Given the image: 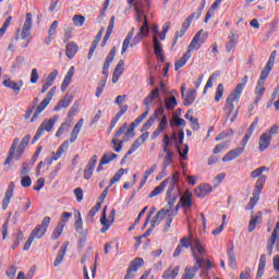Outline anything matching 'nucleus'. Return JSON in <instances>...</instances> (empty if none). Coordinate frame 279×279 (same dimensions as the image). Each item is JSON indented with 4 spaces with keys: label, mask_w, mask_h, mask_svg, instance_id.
I'll use <instances>...</instances> for the list:
<instances>
[{
    "label": "nucleus",
    "mask_w": 279,
    "mask_h": 279,
    "mask_svg": "<svg viewBox=\"0 0 279 279\" xmlns=\"http://www.w3.org/2000/svg\"><path fill=\"white\" fill-rule=\"evenodd\" d=\"M185 119H187V121H190L192 123L191 124L192 130H194V131L199 130V120H197V118H194L193 116H191V113L189 111L185 114Z\"/></svg>",
    "instance_id": "nucleus-53"
},
{
    "label": "nucleus",
    "mask_w": 279,
    "mask_h": 279,
    "mask_svg": "<svg viewBox=\"0 0 279 279\" xmlns=\"http://www.w3.org/2000/svg\"><path fill=\"white\" fill-rule=\"evenodd\" d=\"M198 49H202V46L199 43H197V39H192V41L189 45L187 51H198Z\"/></svg>",
    "instance_id": "nucleus-63"
},
{
    "label": "nucleus",
    "mask_w": 279,
    "mask_h": 279,
    "mask_svg": "<svg viewBox=\"0 0 279 279\" xmlns=\"http://www.w3.org/2000/svg\"><path fill=\"white\" fill-rule=\"evenodd\" d=\"M62 232H64V227L58 223L51 235L52 241H58V239H60L62 235Z\"/></svg>",
    "instance_id": "nucleus-57"
},
{
    "label": "nucleus",
    "mask_w": 279,
    "mask_h": 279,
    "mask_svg": "<svg viewBox=\"0 0 279 279\" xmlns=\"http://www.w3.org/2000/svg\"><path fill=\"white\" fill-rule=\"evenodd\" d=\"M83 125H84V119H80L72 130V133L70 136V143H75V141H77V136L80 135V132H82Z\"/></svg>",
    "instance_id": "nucleus-33"
},
{
    "label": "nucleus",
    "mask_w": 279,
    "mask_h": 279,
    "mask_svg": "<svg viewBox=\"0 0 279 279\" xmlns=\"http://www.w3.org/2000/svg\"><path fill=\"white\" fill-rule=\"evenodd\" d=\"M73 104V96L66 94L63 98H61L58 105L54 107V112L62 110V108H69Z\"/></svg>",
    "instance_id": "nucleus-24"
},
{
    "label": "nucleus",
    "mask_w": 279,
    "mask_h": 279,
    "mask_svg": "<svg viewBox=\"0 0 279 279\" xmlns=\"http://www.w3.org/2000/svg\"><path fill=\"white\" fill-rule=\"evenodd\" d=\"M57 77H58V70H53L48 74L44 84L51 87V86H53V82H56Z\"/></svg>",
    "instance_id": "nucleus-52"
},
{
    "label": "nucleus",
    "mask_w": 279,
    "mask_h": 279,
    "mask_svg": "<svg viewBox=\"0 0 279 279\" xmlns=\"http://www.w3.org/2000/svg\"><path fill=\"white\" fill-rule=\"evenodd\" d=\"M108 207H105L102 210V216L100 218V223L102 226V228L100 229V232L102 234H106V232H108V230H110V226H112V223L114 222V215H117V211L114 209H112L109 214V218L106 217V210Z\"/></svg>",
    "instance_id": "nucleus-9"
},
{
    "label": "nucleus",
    "mask_w": 279,
    "mask_h": 279,
    "mask_svg": "<svg viewBox=\"0 0 279 279\" xmlns=\"http://www.w3.org/2000/svg\"><path fill=\"white\" fill-rule=\"evenodd\" d=\"M47 231L38 225L29 235L33 236V239H43Z\"/></svg>",
    "instance_id": "nucleus-49"
},
{
    "label": "nucleus",
    "mask_w": 279,
    "mask_h": 279,
    "mask_svg": "<svg viewBox=\"0 0 279 279\" xmlns=\"http://www.w3.org/2000/svg\"><path fill=\"white\" fill-rule=\"evenodd\" d=\"M210 193H213V185L207 183L201 184L195 190L196 197H206V195H210Z\"/></svg>",
    "instance_id": "nucleus-25"
},
{
    "label": "nucleus",
    "mask_w": 279,
    "mask_h": 279,
    "mask_svg": "<svg viewBox=\"0 0 279 279\" xmlns=\"http://www.w3.org/2000/svg\"><path fill=\"white\" fill-rule=\"evenodd\" d=\"M248 77L245 75L242 78V83L238 84L235 88L231 92V94L227 97L223 110L227 114V119L231 117L232 112H234L235 104H239V99H241V95L243 94V89L247 84Z\"/></svg>",
    "instance_id": "nucleus-2"
},
{
    "label": "nucleus",
    "mask_w": 279,
    "mask_h": 279,
    "mask_svg": "<svg viewBox=\"0 0 279 279\" xmlns=\"http://www.w3.org/2000/svg\"><path fill=\"white\" fill-rule=\"evenodd\" d=\"M271 62H267V64L265 65V68L262 70L259 80L257 82H263V84H265V80H267V77H269V73H271Z\"/></svg>",
    "instance_id": "nucleus-46"
},
{
    "label": "nucleus",
    "mask_w": 279,
    "mask_h": 279,
    "mask_svg": "<svg viewBox=\"0 0 279 279\" xmlns=\"http://www.w3.org/2000/svg\"><path fill=\"white\" fill-rule=\"evenodd\" d=\"M21 179L23 189H29V186H32V178L29 175H22Z\"/></svg>",
    "instance_id": "nucleus-61"
},
{
    "label": "nucleus",
    "mask_w": 279,
    "mask_h": 279,
    "mask_svg": "<svg viewBox=\"0 0 279 279\" xmlns=\"http://www.w3.org/2000/svg\"><path fill=\"white\" fill-rule=\"evenodd\" d=\"M122 134H124V136H126L128 138H134V131L128 128V123H124L122 126H120V129L116 132L114 136L111 140L113 150L118 154L119 151H121V149H123V143L125 142V140L119 141V137L122 136Z\"/></svg>",
    "instance_id": "nucleus-3"
},
{
    "label": "nucleus",
    "mask_w": 279,
    "mask_h": 279,
    "mask_svg": "<svg viewBox=\"0 0 279 279\" xmlns=\"http://www.w3.org/2000/svg\"><path fill=\"white\" fill-rule=\"evenodd\" d=\"M191 60V52L186 51L175 63H174V71H180L182 66L186 65V62Z\"/></svg>",
    "instance_id": "nucleus-38"
},
{
    "label": "nucleus",
    "mask_w": 279,
    "mask_h": 279,
    "mask_svg": "<svg viewBox=\"0 0 279 279\" xmlns=\"http://www.w3.org/2000/svg\"><path fill=\"white\" fill-rule=\"evenodd\" d=\"M142 40L143 35L137 33V35L134 37V28H131V31L128 33L126 37L123 40L121 53H125V51H128L130 47H136V45H138V43H141Z\"/></svg>",
    "instance_id": "nucleus-6"
},
{
    "label": "nucleus",
    "mask_w": 279,
    "mask_h": 279,
    "mask_svg": "<svg viewBox=\"0 0 279 279\" xmlns=\"http://www.w3.org/2000/svg\"><path fill=\"white\" fill-rule=\"evenodd\" d=\"M223 97V84H218L215 95V101H221V98Z\"/></svg>",
    "instance_id": "nucleus-62"
},
{
    "label": "nucleus",
    "mask_w": 279,
    "mask_h": 279,
    "mask_svg": "<svg viewBox=\"0 0 279 279\" xmlns=\"http://www.w3.org/2000/svg\"><path fill=\"white\" fill-rule=\"evenodd\" d=\"M153 47L155 56L158 58L159 62H165V51L162 50V44H160L156 37L153 39Z\"/></svg>",
    "instance_id": "nucleus-23"
},
{
    "label": "nucleus",
    "mask_w": 279,
    "mask_h": 279,
    "mask_svg": "<svg viewBox=\"0 0 279 279\" xmlns=\"http://www.w3.org/2000/svg\"><path fill=\"white\" fill-rule=\"evenodd\" d=\"M265 267H267V255L262 254L259 258L258 269H257V279L263 278L265 274Z\"/></svg>",
    "instance_id": "nucleus-40"
},
{
    "label": "nucleus",
    "mask_w": 279,
    "mask_h": 279,
    "mask_svg": "<svg viewBox=\"0 0 279 279\" xmlns=\"http://www.w3.org/2000/svg\"><path fill=\"white\" fill-rule=\"evenodd\" d=\"M135 19L137 23H141L143 19H147V16H145V11L143 10V8L138 7V2H136L135 4Z\"/></svg>",
    "instance_id": "nucleus-54"
},
{
    "label": "nucleus",
    "mask_w": 279,
    "mask_h": 279,
    "mask_svg": "<svg viewBox=\"0 0 279 279\" xmlns=\"http://www.w3.org/2000/svg\"><path fill=\"white\" fill-rule=\"evenodd\" d=\"M80 48L77 47V44L75 41H71L65 47V56L69 58V60H73L75 58V53H77V50Z\"/></svg>",
    "instance_id": "nucleus-35"
},
{
    "label": "nucleus",
    "mask_w": 279,
    "mask_h": 279,
    "mask_svg": "<svg viewBox=\"0 0 279 279\" xmlns=\"http://www.w3.org/2000/svg\"><path fill=\"white\" fill-rule=\"evenodd\" d=\"M69 247V242H64L60 250L58 251V254L56 256V259L53 262V267H60L62 265V260H64V256H66V248Z\"/></svg>",
    "instance_id": "nucleus-20"
},
{
    "label": "nucleus",
    "mask_w": 279,
    "mask_h": 279,
    "mask_svg": "<svg viewBox=\"0 0 279 279\" xmlns=\"http://www.w3.org/2000/svg\"><path fill=\"white\" fill-rule=\"evenodd\" d=\"M260 219H263V214L259 211L257 215L252 216L248 222V232H254L256 230V223H259Z\"/></svg>",
    "instance_id": "nucleus-43"
},
{
    "label": "nucleus",
    "mask_w": 279,
    "mask_h": 279,
    "mask_svg": "<svg viewBox=\"0 0 279 279\" xmlns=\"http://www.w3.org/2000/svg\"><path fill=\"white\" fill-rule=\"evenodd\" d=\"M179 204L184 208V210H191V208H193V194L186 190L181 196Z\"/></svg>",
    "instance_id": "nucleus-14"
},
{
    "label": "nucleus",
    "mask_w": 279,
    "mask_h": 279,
    "mask_svg": "<svg viewBox=\"0 0 279 279\" xmlns=\"http://www.w3.org/2000/svg\"><path fill=\"white\" fill-rule=\"evenodd\" d=\"M203 34H204V29H201L193 37V39L196 40V43H198L201 47L204 43H206V38H208V35H206V33L205 35Z\"/></svg>",
    "instance_id": "nucleus-55"
},
{
    "label": "nucleus",
    "mask_w": 279,
    "mask_h": 279,
    "mask_svg": "<svg viewBox=\"0 0 279 279\" xmlns=\"http://www.w3.org/2000/svg\"><path fill=\"white\" fill-rule=\"evenodd\" d=\"M19 137H15L13 140V143L11 145V148L9 150V156L7 157V160L4 162V165H10V162L12 161V159L14 158L15 160H21V156H23V154H25V147L24 145L20 144L19 145ZM16 145L17 146V150H16ZM16 151V155L14 156V153Z\"/></svg>",
    "instance_id": "nucleus-5"
},
{
    "label": "nucleus",
    "mask_w": 279,
    "mask_h": 279,
    "mask_svg": "<svg viewBox=\"0 0 279 279\" xmlns=\"http://www.w3.org/2000/svg\"><path fill=\"white\" fill-rule=\"evenodd\" d=\"M179 180H180V172L172 174L171 184L169 185L168 191L166 193V199L170 208H173V204L178 202V196L173 195V191H175V185L178 184Z\"/></svg>",
    "instance_id": "nucleus-7"
},
{
    "label": "nucleus",
    "mask_w": 279,
    "mask_h": 279,
    "mask_svg": "<svg viewBox=\"0 0 279 279\" xmlns=\"http://www.w3.org/2000/svg\"><path fill=\"white\" fill-rule=\"evenodd\" d=\"M23 84H24L23 80L15 82L10 78H7L3 81V86L5 88H10L11 90H13L15 95H19L21 93V88H23Z\"/></svg>",
    "instance_id": "nucleus-15"
},
{
    "label": "nucleus",
    "mask_w": 279,
    "mask_h": 279,
    "mask_svg": "<svg viewBox=\"0 0 279 279\" xmlns=\"http://www.w3.org/2000/svg\"><path fill=\"white\" fill-rule=\"evenodd\" d=\"M96 166H97V155H93L84 170L85 180H90V178H93V172L95 171Z\"/></svg>",
    "instance_id": "nucleus-17"
},
{
    "label": "nucleus",
    "mask_w": 279,
    "mask_h": 279,
    "mask_svg": "<svg viewBox=\"0 0 279 279\" xmlns=\"http://www.w3.org/2000/svg\"><path fill=\"white\" fill-rule=\"evenodd\" d=\"M167 128H169V120H167V117L163 114L157 129L153 132L151 140L156 141V138H158Z\"/></svg>",
    "instance_id": "nucleus-16"
},
{
    "label": "nucleus",
    "mask_w": 279,
    "mask_h": 279,
    "mask_svg": "<svg viewBox=\"0 0 279 279\" xmlns=\"http://www.w3.org/2000/svg\"><path fill=\"white\" fill-rule=\"evenodd\" d=\"M259 151H265V149H268L269 146L271 145V135L267 134V133H263L259 136Z\"/></svg>",
    "instance_id": "nucleus-28"
},
{
    "label": "nucleus",
    "mask_w": 279,
    "mask_h": 279,
    "mask_svg": "<svg viewBox=\"0 0 279 279\" xmlns=\"http://www.w3.org/2000/svg\"><path fill=\"white\" fill-rule=\"evenodd\" d=\"M101 208V203H97L88 213L87 218L93 223L95 221V216L97 213H99V209Z\"/></svg>",
    "instance_id": "nucleus-56"
},
{
    "label": "nucleus",
    "mask_w": 279,
    "mask_h": 279,
    "mask_svg": "<svg viewBox=\"0 0 279 279\" xmlns=\"http://www.w3.org/2000/svg\"><path fill=\"white\" fill-rule=\"evenodd\" d=\"M114 56H117V47H112L111 50L109 51L104 66H102V75H105L106 77H108V71L110 69V63L112 62V60H114Z\"/></svg>",
    "instance_id": "nucleus-18"
},
{
    "label": "nucleus",
    "mask_w": 279,
    "mask_h": 279,
    "mask_svg": "<svg viewBox=\"0 0 279 279\" xmlns=\"http://www.w3.org/2000/svg\"><path fill=\"white\" fill-rule=\"evenodd\" d=\"M160 97V89L156 87L147 95V97L144 99V106H146V112L149 113V110H151V106L154 105V100L158 99Z\"/></svg>",
    "instance_id": "nucleus-13"
},
{
    "label": "nucleus",
    "mask_w": 279,
    "mask_h": 279,
    "mask_svg": "<svg viewBox=\"0 0 279 279\" xmlns=\"http://www.w3.org/2000/svg\"><path fill=\"white\" fill-rule=\"evenodd\" d=\"M53 99V92H48L46 95V98H44V100L37 106L33 117H32V123H34V121H36V119H38V117L40 116V113H43V111L49 106V104L51 102V100Z\"/></svg>",
    "instance_id": "nucleus-10"
},
{
    "label": "nucleus",
    "mask_w": 279,
    "mask_h": 279,
    "mask_svg": "<svg viewBox=\"0 0 279 279\" xmlns=\"http://www.w3.org/2000/svg\"><path fill=\"white\" fill-rule=\"evenodd\" d=\"M196 98H197V90L189 89L186 96L184 97L183 106H192V104L195 102Z\"/></svg>",
    "instance_id": "nucleus-42"
},
{
    "label": "nucleus",
    "mask_w": 279,
    "mask_h": 279,
    "mask_svg": "<svg viewBox=\"0 0 279 279\" xmlns=\"http://www.w3.org/2000/svg\"><path fill=\"white\" fill-rule=\"evenodd\" d=\"M80 112V102H74L72 107L70 108V111L68 113V117H75Z\"/></svg>",
    "instance_id": "nucleus-64"
},
{
    "label": "nucleus",
    "mask_w": 279,
    "mask_h": 279,
    "mask_svg": "<svg viewBox=\"0 0 279 279\" xmlns=\"http://www.w3.org/2000/svg\"><path fill=\"white\" fill-rule=\"evenodd\" d=\"M165 157H163V163H162V167H165V169H167V167H170V165L173 163V150H165L163 151Z\"/></svg>",
    "instance_id": "nucleus-47"
},
{
    "label": "nucleus",
    "mask_w": 279,
    "mask_h": 279,
    "mask_svg": "<svg viewBox=\"0 0 279 279\" xmlns=\"http://www.w3.org/2000/svg\"><path fill=\"white\" fill-rule=\"evenodd\" d=\"M69 149V142H64L62 145L59 146L57 153H52V160H60L62 154H64Z\"/></svg>",
    "instance_id": "nucleus-45"
},
{
    "label": "nucleus",
    "mask_w": 279,
    "mask_h": 279,
    "mask_svg": "<svg viewBox=\"0 0 279 279\" xmlns=\"http://www.w3.org/2000/svg\"><path fill=\"white\" fill-rule=\"evenodd\" d=\"M194 19H197V13H192L190 16L186 17V20L182 24L181 33H179V32L175 33V36L173 38V45H175V43H178L179 37L182 38V36H184V34H186V29H189L191 27V24L193 23Z\"/></svg>",
    "instance_id": "nucleus-12"
},
{
    "label": "nucleus",
    "mask_w": 279,
    "mask_h": 279,
    "mask_svg": "<svg viewBox=\"0 0 279 279\" xmlns=\"http://www.w3.org/2000/svg\"><path fill=\"white\" fill-rule=\"evenodd\" d=\"M267 182V177L260 175L256 183H255V189L253 191L254 197H260V193L263 192V189L265 186V183Z\"/></svg>",
    "instance_id": "nucleus-29"
},
{
    "label": "nucleus",
    "mask_w": 279,
    "mask_h": 279,
    "mask_svg": "<svg viewBox=\"0 0 279 279\" xmlns=\"http://www.w3.org/2000/svg\"><path fill=\"white\" fill-rule=\"evenodd\" d=\"M119 155L109 151V153H105L101 157V165H110V162H112V160H114V158H118Z\"/></svg>",
    "instance_id": "nucleus-48"
},
{
    "label": "nucleus",
    "mask_w": 279,
    "mask_h": 279,
    "mask_svg": "<svg viewBox=\"0 0 279 279\" xmlns=\"http://www.w3.org/2000/svg\"><path fill=\"white\" fill-rule=\"evenodd\" d=\"M32 27H33V15L32 13H26V20L24 22L22 28V40H27L22 47H27L29 45V36H32Z\"/></svg>",
    "instance_id": "nucleus-8"
},
{
    "label": "nucleus",
    "mask_w": 279,
    "mask_h": 279,
    "mask_svg": "<svg viewBox=\"0 0 279 279\" xmlns=\"http://www.w3.org/2000/svg\"><path fill=\"white\" fill-rule=\"evenodd\" d=\"M14 189H15L14 182H11L5 191L4 198L2 202L3 210H5L8 208V206L10 205V201L12 199V197L14 195Z\"/></svg>",
    "instance_id": "nucleus-22"
},
{
    "label": "nucleus",
    "mask_w": 279,
    "mask_h": 279,
    "mask_svg": "<svg viewBox=\"0 0 279 279\" xmlns=\"http://www.w3.org/2000/svg\"><path fill=\"white\" fill-rule=\"evenodd\" d=\"M277 239H278V234H276V233H271L270 238L268 239L267 250H268L269 256H271V254H274V245H276Z\"/></svg>",
    "instance_id": "nucleus-51"
},
{
    "label": "nucleus",
    "mask_w": 279,
    "mask_h": 279,
    "mask_svg": "<svg viewBox=\"0 0 279 279\" xmlns=\"http://www.w3.org/2000/svg\"><path fill=\"white\" fill-rule=\"evenodd\" d=\"M124 68H125V61L120 60L116 65V69L112 74V84H117V82H119V77L123 75Z\"/></svg>",
    "instance_id": "nucleus-26"
},
{
    "label": "nucleus",
    "mask_w": 279,
    "mask_h": 279,
    "mask_svg": "<svg viewBox=\"0 0 279 279\" xmlns=\"http://www.w3.org/2000/svg\"><path fill=\"white\" fill-rule=\"evenodd\" d=\"M73 75H75V66H71L68 71V73L64 76V80L61 84V90L64 93L66 88H69V84H71V80H73Z\"/></svg>",
    "instance_id": "nucleus-30"
},
{
    "label": "nucleus",
    "mask_w": 279,
    "mask_h": 279,
    "mask_svg": "<svg viewBox=\"0 0 279 279\" xmlns=\"http://www.w3.org/2000/svg\"><path fill=\"white\" fill-rule=\"evenodd\" d=\"M263 95H265V83L263 81H257L256 87H255V104H258L260 99L263 98Z\"/></svg>",
    "instance_id": "nucleus-39"
},
{
    "label": "nucleus",
    "mask_w": 279,
    "mask_h": 279,
    "mask_svg": "<svg viewBox=\"0 0 279 279\" xmlns=\"http://www.w3.org/2000/svg\"><path fill=\"white\" fill-rule=\"evenodd\" d=\"M171 184V178L163 180L158 186H156L149 194V197H158L167 186Z\"/></svg>",
    "instance_id": "nucleus-27"
},
{
    "label": "nucleus",
    "mask_w": 279,
    "mask_h": 279,
    "mask_svg": "<svg viewBox=\"0 0 279 279\" xmlns=\"http://www.w3.org/2000/svg\"><path fill=\"white\" fill-rule=\"evenodd\" d=\"M238 44H239V34L234 32H230L226 43V51L230 53V51H232V49H234Z\"/></svg>",
    "instance_id": "nucleus-19"
},
{
    "label": "nucleus",
    "mask_w": 279,
    "mask_h": 279,
    "mask_svg": "<svg viewBox=\"0 0 279 279\" xmlns=\"http://www.w3.org/2000/svg\"><path fill=\"white\" fill-rule=\"evenodd\" d=\"M227 256L229 260V267H236V255L234 254V244L227 250Z\"/></svg>",
    "instance_id": "nucleus-44"
},
{
    "label": "nucleus",
    "mask_w": 279,
    "mask_h": 279,
    "mask_svg": "<svg viewBox=\"0 0 279 279\" xmlns=\"http://www.w3.org/2000/svg\"><path fill=\"white\" fill-rule=\"evenodd\" d=\"M56 121H58V116H54L50 119H46L41 122L39 128L37 129L36 134L33 137V145L43 136L45 132H51L53 130V125H56Z\"/></svg>",
    "instance_id": "nucleus-4"
},
{
    "label": "nucleus",
    "mask_w": 279,
    "mask_h": 279,
    "mask_svg": "<svg viewBox=\"0 0 279 279\" xmlns=\"http://www.w3.org/2000/svg\"><path fill=\"white\" fill-rule=\"evenodd\" d=\"M180 274V265L175 266L174 268H168L167 270L163 271L161 278L162 279H175L178 278Z\"/></svg>",
    "instance_id": "nucleus-34"
},
{
    "label": "nucleus",
    "mask_w": 279,
    "mask_h": 279,
    "mask_svg": "<svg viewBox=\"0 0 279 279\" xmlns=\"http://www.w3.org/2000/svg\"><path fill=\"white\" fill-rule=\"evenodd\" d=\"M128 105H124L121 110L111 119L110 125H109V132H112V130H114V126L117 125V123H119V119H121V117L123 114H125V112H128Z\"/></svg>",
    "instance_id": "nucleus-32"
},
{
    "label": "nucleus",
    "mask_w": 279,
    "mask_h": 279,
    "mask_svg": "<svg viewBox=\"0 0 279 279\" xmlns=\"http://www.w3.org/2000/svg\"><path fill=\"white\" fill-rule=\"evenodd\" d=\"M74 218H75V222H74L75 231L78 234H83L84 233V222L82 220V213L75 211Z\"/></svg>",
    "instance_id": "nucleus-36"
},
{
    "label": "nucleus",
    "mask_w": 279,
    "mask_h": 279,
    "mask_svg": "<svg viewBox=\"0 0 279 279\" xmlns=\"http://www.w3.org/2000/svg\"><path fill=\"white\" fill-rule=\"evenodd\" d=\"M243 153V148H233L222 157V162H230L232 160H236V158H239V156H241V154Z\"/></svg>",
    "instance_id": "nucleus-21"
},
{
    "label": "nucleus",
    "mask_w": 279,
    "mask_h": 279,
    "mask_svg": "<svg viewBox=\"0 0 279 279\" xmlns=\"http://www.w3.org/2000/svg\"><path fill=\"white\" fill-rule=\"evenodd\" d=\"M166 110H174L175 106H178V99H175V96L167 97L165 99Z\"/></svg>",
    "instance_id": "nucleus-50"
},
{
    "label": "nucleus",
    "mask_w": 279,
    "mask_h": 279,
    "mask_svg": "<svg viewBox=\"0 0 279 279\" xmlns=\"http://www.w3.org/2000/svg\"><path fill=\"white\" fill-rule=\"evenodd\" d=\"M181 247H191L192 254L194 256L195 266H186L184 269V274L181 279H194L197 276V271H199L202 265H204V254H206V250H204V245H202V241L197 238H183L180 241Z\"/></svg>",
    "instance_id": "nucleus-1"
},
{
    "label": "nucleus",
    "mask_w": 279,
    "mask_h": 279,
    "mask_svg": "<svg viewBox=\"0 0 279 279\" xmlns=\"http://www.w3.org/2000/svg\"><path fill=\"white\" fill-rule=\"evenodd\" d=\"M143 265H145V260L141 257H136L130 262L128 270L133 274H136V271H138V269L143 267Z\"/></svg>",
    "instance_id": "nucleus-31"
},
{
    "label": "nucleus",
    "mask_w": 279,
    "mask_h": 279,
    "mask_svg": "<svg viewBox=\"0 0 279 279\" xmlns=\"http://www.w3.org/2000/svg\"><path fill=\"white\" fill-rule=\"evenodd\" d=\"M123 173H125V169L120 168L116 174L113 175V178L110 180L109 183V187L112 186V184H117V182H119V180H121V178L123 177Z\"/></svg>",
    "instance_id": "nucleus-58"
},
{
    "label": "nucleus",
    "mask_w": 279,
    "mask_h": 279,
    "mask_svg": "<svg viewBox=\"0 0 279 279\" xmlns=\"http://www.w3.org/2000/svg\"><path fill=\"white\" fill-rule=\"evenodd\" d=\"M71 217H73V214H72V213L64 211V213L61 215L59 225H60V226H63V228H64V226H66V222H69V219H71Z\"/></svg>",
    "instance_id": "nucleus-60"
},
{
    "label": "nucleus",
    "mask_w": 279,
    "mask_h": 279,
    "mask_svg": "<svg viewBox=\"0 0 279 279\" xmlns=\"http://www.w3.org/2000/svg\"><path fill=\"white\" fill-rule=\"evenodd\" d=\"M166 215H168V218L166 219V226L163 228V232H169V228H171V222L173 221V217L178 215V209L170 210V209H163Z\"/></svg>",
    "instance_id": "nucleus-37"
},
{
    "label": "nucleus",
    "mask_w": 279,
    "mask_h": 279,
    "mask_svg": "<svg viewBox=\"0 0 279 279\" xmlns=\"http://www.w3.org/2000/svg\"><path fill=\"white\" fill-rule=\"evenodd\" d=\"M104 36V31H100L97 35H96V37H95V39H94V41L92 43V46H90V48H89V52H88V60H92V58H93V53H95V49H97V47H98V45H99V41L101 40V37Z\"/></svg>",
    "instance_id": "nucleus-41"
},
{
    "label": "nucleus",
    "mask_w": 279,
    "mask_h": 279,
    "mask_svg": "<svg viewBox=\"0 0 279 279\" xmlns=\"http://www.w3.org/2000/svg\"><path fill=\"white\" fill-rule=\"evenodd\" d=\"M137 34H140L143 38L149 34V22H147L146 17L144 19V24L141 26Z\"/></svg>",
    "instance_id": "nucleus-59"
},
{
    "label": "nucleus",
    "mask_w": 279,
    "mask_h": 279,
    "mask_svg": "<svg viewBox=\"0 0 279 279\" xmlns=\"http://www.w3.org/2000/svg\"><path fill=\"white\" fill-rule=\"evenodd\" d=\"M167 217V211H165V209H160L156 216L153 218L151 222H150V228L146 230V232L144 233V235H142L144 239H147V236H149L151 234V232H154V228H156V223H160L162 221V219H165Z\"/></svg>",
    "instance_id": "nucleus-11"
}]
</instances>
